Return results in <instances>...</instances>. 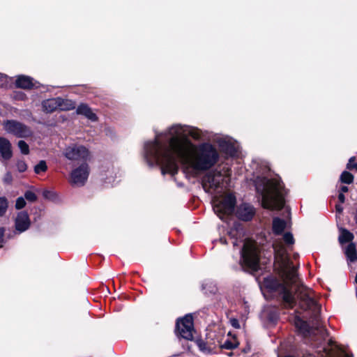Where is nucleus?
<instances>
[{
	"label": "nucleus",
	"mask_w": 357,
	"mask_h": 357,
	"mask_svg": "<svg viewBox=\"0 0 357 357\" xmlns=\"http://www.w3.org/2000/svg\"><path fill=\"white\" fill-rule=\"evenodd\" d=\"M188 137L201 140L205 135L195 127L181 124L155 132V138L144 144V160L149 166L160 165L162 174H176L177 160L184 172L194 176L213 167L220 158L216 148L208 142L195 144Z\"/></svg>",
	"instance_id": "1"
},
{
	"label": "nucleus",
	"mask_w": 357,
	"mask_h": 357,
	"mask_svg": "<svg viewBox=\"0 0 357 357\" xmlns=\"http://www.w3.org/2000/svg\"><path fill=\"white\" fill-rule=\"evenodd\" d=\"M273 248L276 257L281 259L282 277L283 282L275 278H268L264 280V286L271 291H277L282 295L286 307L292 308L296 303L294 296L289 289L290 285L296 287V294L298 305L304 310H317L318 306L314 299V292L300 283L297 275V268L289 261L286 250L280 242L275 241Z\"/></svg>",
	"instance_id": "2"
},
{
	"label": "nucleus",
	"mask_w": 357,
	"mask_h": 357,
	"mask_svg": "<svg viewBox=\"0 0 357 357\" xmlns=\"http://www.w3.org/2000/svg\"><path fill=\"white\" fill-rule=\"evenodd\" d=\"M255 185L264 208L273 210L280 209L284 206L287 192L280 178L268 179L266 177H258Z\"/></svg>",
	"instance_id": "3"
},
{
	"label": "nucleus",
	"mask_w": 357,
	"mask_h": 357,
	"mask_svg": "<svg viewBox=\"0 0 357 357\" xmlns=\"http://www.w3.org/2000/svg\"><path fill=\"white\" fill-rule=\"evenodd\" d=\"M241 255L243 267L254 271L259 268V250L255 241L245 240L241 251Z\"/></svg>",
	"instance_id": "4"
},
{
	"label": "nucleus",
	"mask_w": 357,
	"mask_h": 357,
	"mask_svg": "<svg viewBox=\"0 0 357 357\" xmlns=\"http://www.w3.org/2000/svg\"><path fill=\"white\" fill-rule=\"evenodd\" d=\"M212 202L215 213L221 220L227 221V217L233 213L236 202L234 195L228 194L224 197L214 196Z\"/></svg>",
	"instance_id": "5"
},
{
	"label": "nucleus",
	"mask_w": 357,
	"mask_h": 357,
	"mask_svg": "<svg viewBox=\"0 0 357 357\" xmlns=\"http://www.w3.org/2000/svg\"><path fill=\"white\" fill-rule=\"evenodd\" d=\"M225 176L220 170L215 169L208 172L202 178V187L206 192L213 194L219 189L222 190Z\"/></svg>",
	"instance_id": "6"
},
{
	"label": "nucleus",
	"mask_w": 357,
	"mask_h": 357,
	"mask_svg": "<svg viewBox=\"0 0 357 357\" xmlns=\"http://www.w3.org/2000/svg\"><path fill=\"white\" fill-rule=\"evenodd\" d=\"M3 127L7 133L18 138H26L32 135V130L29 126L16 120L4 121Z\"/></svg>",
	"instance_id": "7"
},
{
	"label": "nucleus",
	"mask_w": 357,
	"mask_h": 357,
	"mask_svg": "<svg viewBox=\"0 0 357 357\" xmlns=\"http://www.w3.org/2000/svg\"><path fill=\"white\" fill-rule=\"evenodd\" d=\"M63 153L69 160L82 161V162H86L90 156L89 150L84 146L77 144L68 146Z\"/></svg>",
	"instance_id": "8"
},
{
	"label": "nucleus",
	"mask_w": 357,
	"mask_h": 357,
	"mask_svg": "<svg viewBox=\"0 0 357 357\" xmlns=\"http://www.w3.org/2000/svg\"><path fill=\"white\" fill-rule=\"evenodd\" d=\"M193 331V320L191 315L187 314L183 318L178 319L176 325L177 335L185 340H192Z\"/></svg>",
	"instance_id": "9"
},
{
	"label": "nucleus",
	"mask_w": 357,
	"mask_h": 357,
	"mask_svg": "<svg viewBox=\"0 0 357 357\" xmlns=\"http://www.w3.org/2000/svg\"><path fill=\"white\" fill-rule=\"evenodd\" d=\"M89 175V167L86 162H82L70 174V182L76 186L84 185Z\"/></svg>",
	"instance_id": "10"
},
{
	"label": "nucleus",
	"mask_w": 357,
	"mask_h": 357,
	"mask_svg": "<svg viewBox=\"0 0 357 357\" xmlns=\"http://www.w3.org/2000/svg\"><path fill=\"white\" fill-rule=\"evenodd\" d=\"M318 352L321 354V357H352L351 355L338 348L331 340L326 347H324L322 350H319Z\"/></svg>",
	"instance_id": "11"
},
{
	"label": "nucleus",
	"mask_w": 357,
	"mask_h": 357,
	"mask_svg": "<svg viewBox=\"0 0 357 357\" xmlns=\"http://www.w3.org/2000/svg\"><path fill=\"white\" fill-rule=\"evenodd\" d=\"M31 225L28 213L25 211L19 212L15 219V228L17 234L26 231Z\"/></svg>",
	"instance_id": "12"
},
{
	"label": "nucleus",
	"mask_w": 357,
	"mask_h": 357,
	"mask_svg": "<svg viewBox=\"0 0 357 357\" xmlns=\"http://www.w3.org/2000/svg\"><path fill=\"white\" fill-rule=\"evenodd\" d=\"M255 208L248 204H242L238 206L236 214V216L243 220H250L255 215Z\"/></svg>",
	"instance_id": "13"
},
{
	"label": "nucleus",
	"mask_w": 357,
	"mask_h": 357,
	"mask_svg": "<svg viewBox=\"0 0 357 357\" xmlns=\"http://www.w3.org/2000/svg\"><path fill=\"white\" fill-rule=\"evenodd\" d=\"M16 86L21 89H31L32 87H37V82L33 81L31 77L26 75H20L15 80Z\"/></svg>",
	"instance_id": "14"
},
{
	"label": "nucleus",
	"mask_w": 357,
	"mask_h": 357,
	"mask_svg": "<svg viewBox=\"0 0 357 357\" xmlns=\"http://www.w3.org/2000/svg\"><path fill=\"white\" fill-rule=\"evenodd\" d=\"M0 155L4 160H9L13 155L11 144L4 137H0Z\"/></svg>",
	"instance_id": "15"
},
{
	"label": "nucleus",
	"mask_w": 357,
	"mask_h": 357,
	"mask_svg": "<svg viewBox=\"0 0 357 357\" xmlns=\"http://www.w3.org/2000/svg\"><path fill=\"white\" fill-rule=\"evenodd\" d=\"M58 98L47 99L43 101L42 107L43 111L47 113H52L59 109V105Z\"/></svg>",
	"instance_id": "16"
},
{
	"label": "nucleus",
	"mask_w": 357,
	"mask_h": 357,
	"mask_svg": "<svg viewBox=\"0 0 357 357\" xmlns=\"http://www.w3.org/2000/svg\"><path fill=\"white\" fill-rule=\"evenodd\" d=\"M77 114H82L86 116L87 119L92 121L97 120L96 114L91 110V109L86 104H81L77 107Z\"/></svg>",
	"instance_id": "17"
},
{
	"label": "nucleus",
	"mask_w": 357,
	"mask_h": 357,
	"mask_svg": "<svg viewBox=\"0 0 357 357\" xmlns=\"http://www.w3.org/2000/svg\"><path fill=\"white\" fill-rule=\"evenodd\" d=\"M294 324L296 328L304 335H310L311 333H314L311 332L308 324L299 317H295Z\"/></svg>",
	"instance_id": "18"
},
{
	"label": "nucleus",
	"mask_w": 357,
	"mask_h": 357,
	"mask_svg": "<svg viewBox=\"0 0 357 357\" xmlns=\"http://www.w3.org/2000/svg\"><path fill=\"white\" fill-rule=\"evenodd\" d=\"M286 227V222L279 218L273 220V231L275 234H281Z\"/></svg>",
	"instance_id": "19"
},
{
	"label": "nucleus",
	"mask_w": 357,
	"mask_h": 357,
	"mask_svg": "<svg viewBox=\"0 0 357 357\" xmlns=\"http://www.w3.org/2000/svg\"><path fill=\"white\" fill-rule=\"evenodd\" d=\"M340 231L338 240L340 244L351 242L354 238V234L346 229L341 228Z\"/></svg>",
	"instance_id": "20"
},
{
	"label": "nucleus",
	"mask_w": 357,
	"mask_h": 357,
	"mask_svg": "<svg viewBox=\"0 0 357 357\" xmlns=\"http://www.w3.org/2000/svg\"><path fill=\"white\" fill-rule=\"evenodd\" d=\"M345 255L350 261H355L357 260V252L356 245L353 243H350L345 248Z\"/></svg>",
	"instance_id": "21"
},
{
	"label": "nucleus",
	"mask_w": 357,
	"mask_h": 357,
	"mask_svg": "<svg viewBox=\"0 0 357 357\" xmlns=\"http://www.w3.org/2000/svg\"><path fill=\"white\" fill-rule=\"evenodd\" d=\"M58 100L59 105V110L68 111L75 108V102L70 100L58 98Z\"/></svg>",
	"instance_id": "22"
},
{
	"label": "nucleus",
	"mask_w": 357,
	"mask_h": 357,
	"mask_svg": "<svg viewBox=\"0 0 357 357\" xmlns=\"http://www.w3.org/2000/svg\"><path fill=\"white\" fill-rule=\"evenodd\" d=\"M202 287V289L205 291V294H215L217 291L215 284L211 281L204 282Z\"/></svg>",
	"instance_id": "23"
},
{
	"label": "nucleus",
	"mask_w": 357,
	"mask_h": 357,
	"mask_svg": "<svg viewBox=\"0 0 357 357\" xmlns=\"http://www.w3.org/2000/svg\"><path fill=\"white\" fill-rule=\"evenodd\" d=\"M8 202L6 198L1 197H0V217L3 216L8 209Z\"/></svg>",
	"instance_id": "24"
},
{
	"label": "nucleus",
	"mask_w": 357,
	"mask_h": 357,
	"mask_svg": "<svg viewBox=\"0 0 357 357\" xmlns=\"http://www.w3.org/2000/svg\"><path fill=\"white\" fill-rule=\"evenodd\" d=\"M340 180L342 183L350 184L354 181V176L351 173L344 171L340 176Z\"/></svg>",
	"instance_id": "25"
},
{
	"label": "nucleus",
	"mask_w": 357,
	"mask_h": 357,
	"mask_svg": "<svg viewBox=\"0 0 357 357\" xmlns=\"http://www.w3.org/2000/svg\"><path fill=\"white\" fill-rule=\"evenodd\" d=\"M47 169V166L45 160H40L35 167L34 172L38 174L41 172H45Z\"/></svg>",
	"instance_id": "26"
},
{
	"label": "nucleus",
	"mask_w": 357,
	"mask_h": 357,
	"mask_svg": "<svg viewBox=\"0 0 357 357\" xmlns=\"http://www.w3.org/2000/svg\"><path fill=\"white\" fill-rule=\"evenodd\" d=\"M243 234V229L241 228H239L238 227H236L235 228L231 229V230L229 231V235L231 238H237V236H241Z\"/></svg>",
	"instance_id": "27"
},
{
	"label": "nucleus",
	"mask_w": 357,
	"mask_h": 357,
	"mask_svg": "<svg viewBox=\"0 0 357 357\" xmlns=\"http://www.w3.org/2000/svg\"><path fill=\"white\" fill-rule=\"evenodd\" d=\"M18 147L22 154L27 155L29 153V145L23 140L18 142Z\"/></svg>",
	"instance_id": "28"
},
{
	"label": "nucleus",
	"mask_w": 357,
	"mask_h": 357,
	"mask_svg": "<svg viewBox=\"0 0 357 357\" xmlns=\"http://www.w3.org/2000/svg\"><path fill=\"white\" fill-rule=\"evenodd\" d=\"M10 81H11L10 77H8L7 75L0 73V86H1L8 87Z\"/></svg>",
	"instance_id": "29"
},
{
	"label": "nucleus",
	"mask_w": 357,
	"mask_h": 357,
	"mask_svg": "<svg viewBox=\"0 0 357 357\" xmlns=\"http://www.w3.org/2000/svg\"><path fill=\"white\" fill-rule=\"evenodd\" d=\"M238 343L236 341L231 342L230 340H226L222 344V348L226 349H233L238 347Z\"/></svg>",
	"instance_id": "30"
},
{
	"label": "nucleus",
	"mask_w": 357,
	"mask_h": 357,
	"mask_svg": "<svg viewBox=\"0 0 357 357\" xmlns=\"http://www.w3.org/2000/svg\"><path fill=\"white\" fill-rule=\"evenodd\" d=\"M24 197L26 199H27L28 201H29L31 202H34L37 200V196L36 195V194L33 192H32L31 190H27L25 192Z\"/></svg>",
	"instance_id": "31"
},
{
	"label": "nucleus",
	"mask_w": 357,
	"mask_h": 357,
	"mask_svg": "<svg viewBox=\"0 0 357 357\" xmlns=\"http://www.w3.org/2000/svg\"><path fill=\"white\" fill-rule=\"evenodd\" d=\"M283 240L287 245H293L294 243L293 235L289 232H287L283 235Z\"/></svg>",
	"instance_id": "32"
},
{
	"label": "nucleus",
	"mask_w": 357,
	"mask_h": 357,
	"mask_svg": "<svg viewBox=\"0 0 357 357\" xmlns=\"http://www.w3.org/2000/svg\"><path fill=\"white\" fill-rule=\"evenodd\" d=\"M16 166L20 172H24L27 169V165L23 160H17Z\"/></svg>",
	"instance_id": "33"
},
{
	"label": "nucleus",
	"mask_w": 357,
	"mask_h": 357,
	"mask_svg": "<svg viewBox=\"0 0 357 357\" xmlns=\"http://www.w3.org/2000/svg\"><path fill=\"white\" fill-rule=\"evenodd\" d=\"M26 205V202L24 197H20L17 199L16 203H15V208L17 209H22Z\"/></svg>",
	"instance_id": "34"
},
{
	"label": "nucleus",
	"mask_w": 357,
	"mask_h": 357,
	"mask_svg": "<svg viewBox=\"0 0 357 357\" xmlns=\"http://www.w3.org/2000/svg\"><path fill=\"white\" fill-rule=\"evenodd\" d=\"M229 323L232 327L236 329H239L241 328V325L239 324V321L236 318H231L229 319Z\"/></svg>",
	"instance_id": "35"
},
{
	"label": "nucleus",
	"mask_w": 357,
	"mask_h": 357,
	"mask_svg": "<svg viewBox=\"0 0 357 357\" xmlns=\"http://www.w3.org/2000/svg\"><path fill=\"white\" fill-rule=\"evenodd\" d=\"M317 333H319L322 338H324L327 335L326 330L323 326H317L316 328Z\"/></svg>",
	"instance_id": "36"
},
{
	"label": "nucleus",
	"mask_w": 357,
	"mask_h": 357,
	"mask_svg": "<svg viewBox=\"0 0 357 357\" xmlns=\"http://www.w3.org/2000/svg\"><path fill=\"white\" fill-rule=\"evenodd\" d=\"M225 151L227 153L233 156L236 154V150L233 146L227 145V148L225 149Z\"/></svg>",
	"instance_id": "37"
},
{
	"label": "nucleus",
	"mask_w": 357,
	"mask_h": 357,
	"mask_svg": "<svg viewBox=\"0 0 357 357\" xmlns=\"http://www.w3.org/2000/svg\"><path fill=\"white\" fill-rule=\"evenodd\" d=\"M355 160V157H351L349 160V162L347 163V169H355L357 170V164L352 165V161Z\"/></svg>",
	"instance_id": "38"
},
{
	"label": "nucleus",
	"mask_w": 357,
	"mask_h": 357,
	"mask_svg": "<svg viewBox=\"0 0 357 357\" xmlns=\"http://www.w3.org/2000/svg\"><path fill=\"white\" fill-rule=\"evenodd\" d=\"M4 232H5V229L3 227H0V248L3 247V243H4V239H3Z\"/></svg>",
	"instance_id": "39"
},
{
	"label": "nucleus",
	"mask_w": 357,
	"mask_h": 357,
	"mask_svg": "<svg viewBox=\"0 0 357 357\" xmlns=\"http://www.w3.org/2000/svg\"><path fill=\"white\" fill-rule=\"evenodd\" d=\"M12 181V176L10 172H7L5 177H4V181L6 183H10Z\"/></svg>",
	"instance_id": "40"
},
{
	"label": "nucleus",
	"mask_w": 357,
	"mask_h": 357,
	"mask_svg": "<svg viewBox=\"0 0 357 357\" xmlns=\"http://www.w3.org/2000/svg\"><path fill=\"white\" fill-rule=\"evenodd\" d=\"M338 199L341 204L344 203L345 201V197L342 192H340L338 195Z\"/></svg>",
	"instance_id": "41"
},
{
	"label": "nucleus",
	"mask_w": 357,
	"mask_h": 357,
	"mask_svg": "<svg viewBox=\"0 0 357 357\" xmlns=\"http://www.w3.org/2000/svg\"><path fill=\"white\" fill-rule=\"evenodd\" d=\"M335 208H336V211L338 213H342V211H343V207L340 204H337Z\"/></svg>",
	"instance_id": "42"
},
{
	"label": "nucleus",
	"mask_w": 357,
	"mask_h": 357,
	"mask_svg": "<svg viewBox=\"0 0 357 357\" xmlns=\"http://www.w3.org/2000/svg\"><path fill=\"white\" fill-rule=\"evenodd\" d=\"M347 191H348V187H347L345 185H343L341 187L340 192H342L344 194V192H347Z\"/></svg>",
	"instance_id": "43"
},
{
	"label": "nucleus",
	"mask_w": 357,
	"mask_h": 357,
	"mask_svg": "<svg viewBox=\"0 0 357 357\" xmlns=\"http://www.w3.org/2000/svg\"><path fill=\"white\" fill-rule=\"evenodd\" d=\"M50 192L47 191V190H44L43 192V195L45 197H48V195H49Z\"/></svg>",
	"instance_id": "44"
},
{
	"label": "nucleus",
	"mask_w": 357,
	"mask_h": 357,
	"mask_svg": "<svg viewBox=\"0 0 357 357\" xmlns=\"http://www.w3.org/2000/svg\"><path fill=\"white\" fill-rule=\"evenodd\" d=\"M220 242L222 243V244H226L227 243V241L225 238H220Z\"/></svg>",
	"instance_id": "45"
},
{
	"label": "nucleus",
	"mask_w": 357,
	"mask_h": 357,
	"mask_svg": "<svg viewBox=\"0 0 357 357\" xmlns=\"http://www.w3.org/2000/svg\"><path fill=\"white\" fill-rule=\"evenodd\" d=\"M232 243H233V245H234V247H235V246H237V245H238V241H237V240H236H236H234V241L232 242Z\"/></svg>",
	"instance_id": "46"
},
{
	"label": "nucleus",
	"mask_w": 357,
	"mask_h": 357,
	"mask_svg": "<svg viewBox=\"0 0 357 357\" xmlns=\"http://www.w3.org/2000/svg\"><path fill=\"white\" fill-rule=\"evenodd\" d=\"M355 281L357 283V274L356 275Z\"/></svg>",
	"instance_id": "47"
},
{
	"label": "nucleus",
	"mask_w": 357,
	"mask_h": 357,
	"mask_svg": "<svg viewBox=\"0 0 357 357\" xmlns=\"http://www.w3.org/2000/svg\"><path fill=\"white\" fill-rule=\"evenodd\" d=\"M220 146L224 149V145H223V144H220Z\"/></svg>",
	"instance_id": "48"
},
{
	"label": "nucleus",
	"mask_w": 357,
	"mask_h": 357,
	"mask_svg": "<svg viewBox=\"0 0 357 357\" xmlns=\"http://www.w3.org/2000/svg\"><path fill=\"white\" fill-rule=\"evenodd\" d=\"M298 255H294V258L296 259Z\"/></svg>",
	"instance_id": "49"
},
{
	"label": "nucleus",
	"mask_w": 357,
	"mask_h": 357,
	"mask_svg": "<svg viewBox=\"0 0 357 357\" xmlns=\"http://www.w3.org/2000/svg\"><path fill=\"white\" fill-rule=\"evenodd\" d=\"M356 163L354 162V160L352 161V165H355Z\"/></svg>",
	"instance_id": "50"
}]
</instances>
